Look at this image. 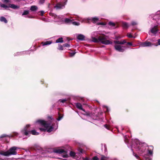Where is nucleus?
Here are the masks:
<instances>
[{
  "label": "nucleus",
  "instance_id": "1",
  "mask_svg": "<svg viewBox=\"0 0 160 160\" xmlns=\"http://www.w3.org/2000/svg\"><path fill=\"white\" fill-rule=\"evenodd\" d=\"M39 126H41L44 128H39V129L41 131H47L48 132H50L53 129V124L52 122H46L42 120H38L37 122Z\"/></svg>",
  "mask_w": 160,
  "mask_h": 160
},
{
  "label": "nucleus",
  "instance_id": "2",
  "mask_svg": "<svg viewBox=\"0 0 160 160\" xmlns=\"http://www.w3.org/2000/svg\"><path fill=\"white\" fill-rule=\"evenodd\" d=\"M92 41L95 42H101L102 44L108 45L112 44V42L109 40H107L106 38L104 36H99L97 38H93Z\"/></svg>",
  "mask_w": 160,
  "mask_h": 160
},
{
  "label": "nucleus",
  "instance_id": "3",
  "mask_svg": "<svg viewBox=\"0 0 160 160\" xmlns=\"http://www.w3.org/2000/svg\"><path fill=\"white\" fill-rule=\"evenodd\" d=\"M18 148H19L16 147H13L10 148L8 151L4 152L1 154L6 156H8L11 155H16L17 152L16 150Z\"/></svg>",
  "mask_w": 160,
  "mask_h": 160
},
{
  "label": "nucleus",
  "instance_id": "4",
  "mask_svg": "<svg viewBox=\"0 0 160 160\" xmlns=\"http://www.w3.org/2000/svg\"><path fill=\"white\" fill-rule=\"evenodd\" d=\"M29 125H26V127L25 128L24 130V133L26 135H27L28 133V132H31V133L33 135H38L39 134V133L37 132L35 130H32L31 131H28L27 129V128L30 127Z\"/></svg>",
  "mask_w": 160,
  "mask_h": 160
},
{
  "label": "nucleus",
  "instance_id": "5",
  "mask_svg": "<svg viewBox=\"0 0 160 160\" xmlns=\"http://www.w3.org/2000/svg\"><path fill=\"white\" fill-rule=\"evenodd\" d=\"M114 48L116 50L120 52H123L124 50V47L121 46L120 45H115Z\"/></svg>",
  "mask_w": 160,
  "mask_h": 160
},
{
  "label": "nucleus",
  "instance_id": "6",
  "mask_svg": "<svg viewBox=\"0 0 160 160\" xmlns=\"http://www.w3.org/2000/svg\"><path fill=\"white\" fill-rule=\"evenodd\" d=\"M65 4L63 3L59 2L57 4L54 8L57 10L61 9L64 7Z\"/></svg>",
  "mask_w": 160,
  "mask_h": 160
},
{
  "label": "nucleus",
  "instance_id": "7",
  "mask_svg": "<svg viewBox=\"0 0 160 160\" xmlns=\"http://www.w3.org/2000/svg\"><path fill=\"white\" fill-rule=\"evenodd\" d=\"M49 15L55 19V20L56 21H58L60 19V17L59 16H57L54 13H50Z\"/></svg>",
  "mask_w": 160,
  "mask_h": 160
},
{
  "label": "nucleus",
  "instance_id": "8",
  "mask_svg": "<svg viewBox=\"0 0 160 160\" xmlns=\"http://www.w3.org/2000/svg\"><path fill=\"white\" fill-rule=\"evenodd\" d=\"M151 43L148 42H144L140 44V45L142 47H145L149 46L151 45Z\"/></svg>",
  "mask_w": 160,
  "mask_h": 160
},
{
  "label": "nucleus",
  "instance_id": "9",
  "mask_svg": "<svg viewBox=\"0 0 160 160\" xmlns=\"http://www.w3.org/2000/svg\"><path fill=\"white\" fill-rule=\"evenodd\" d=\"M157 26L154 27L153 28L151 29V32L154 34H156L158 31V29L157 28Z\"/></svg>",
  "mask_w": 160,
  "mask_h": 160
},
{
  "label": "nucleus",
  "instance_id": "10",
  "mask_svg": "<svg viewBox=\"0 0 160 160\" xmlns=\"http://www.w3.org/2000/svg\"><path fill=\"white\" fill-rule=\"evenodd\" d=\"M77 38L78 39L80 40H84L85 36L81 34H78L77 36Z\"/></svg>",
  "mask_w": 160,
  "mask_h": 160
},
{
  "label": "nucleus",
  "instance_id": "11",
  "mask_svg": "<svg viewBox=\"0 0 160 160\" xmlns=\"http://www.w3.org/2000/svg\"><path fill=\"white\" fill-rule=\"evenodd\" d=\"M76 107L78 109L82 110L84 112H85V110L84 109L82 108L81 104L79 103H76Z\"/></svg>",
  "mask_w": 160,
  "mask_h": 160
},
{
  "label": "nucleus",
  "instance_id": "12",
  "mask_svg": "<svg viewBox=\"0 0 160 160\" xmlns=\"http://www.w3.org/2000/svg\"><path fill=\"white\" fill-rule=\"evenodd\" d=\"M153 147L152 146H149L148 149V153L150 155H152L153 153Z\"/></svg>",
  "mask_w": 160,
  "mask_h": 160
},
{
  "label": "nucleus",
  "instance_id": "13",
  "mask_svg": "<svg viewBox=\"0 0 160 160\" xmlns=\"http://www.w3.org/2000/svg\"><path fill=\"white\" fill-rule=\"evenodd\" d=\"M8 7L9 8L10 7L13 9H16L19 8L18 6L13 4H9Z\"/></svg>",
  "mask_w": 160,
  "mask_h": 160
},
{
  "label": "nucleus",
  "instance_id": "14",
  "mask_svg": "<svg viewBox=\"0 0 160 160\" xmlns=\"http://www.w3.org/2000/svg\"><path fill=\"white\" fill-rule=\"evenodd\" d=\"M0 7L3 8L5 9H6L7 8H8L9 7L8 6L5 5L4 4L0 3Z\"/></svg>",
  "mask_w": 160,
  "mask_h": 160
},
{
  "label": "nucleus",
  "instance_id": "15",
  "mask_svg": "<svg viewBox=\"0 0 160 160\" xmlns=\"http://www.w3.org/2000/svg\"><path fill=\"white\" fill-rule=\"evenodd\" d=\"M99 20L98 18L97 17H94L92 18L91 21L94 23H95Z\"/></svg>",
  "mask_w": 160,
  "mask_h": 160
},
{
  "label": "nucleus",
  "instance_id": "16",
  "mask_svg": "<svg viewBox=\"0 0 160 160\" xmlns=\"http://www.w3.org/2000/svg\"><path fill=\"white\" fill-rule=\"evenodd\" d=\"M52 42L51 41H47L45 42H42V44L43 46L50 45L51 44Z\"/></svg>",
  "mask_w": 160,
  "mask_h": 160
},
{
  "label": "nucleus",
  "instance_id": "17",
  "mask_svg": "<svg viewBox=\"0 0 160 160\" xmlns=\"http://www.w3.org/2000/svg\"><path fill=\"white\" fill-rule=\"evenodd\" d=\"M0 20L1 22H3L5 23L7 22V21L6 19V18L3 17H2L0 18Z\"/></svg>",
  "mask_w": 160,
  "mask_h": 160
},
{
  "label": "nucleus",
  "instance_id": "18",
  "mask_svg": "<svg viewBox=\"0 0 160 160\" xmlns=\"http://www.w3.org/2000/svg\"><path fill=\"white\" fill-rule=\"evenodd\" d=\"M37 9V7L35 6H32L30 8V10L32 11H35Z\"/></svg>",
  "mask_w": 160,
  "mask_h": 160
},
{
  "label": "nucleus",
  "instance_id": "19",
  "mask_svg": "<svg viewBox=\"0 0 160 160\" xmlns=\"http://www.w3.org/2000/svg\"><path fill=\"white\" fill-rule=\"evenodd\" d=\"M122 26L124 28H127L129 26L127 23L123 22L122 23Z\"/></svg>",
  "mask_w": 160,
  "mask_h": 160
},
{
  "label": "nucleus",
  "instance_id": "20",
  "mask_svg": "<svg viewBox=\"0 0 160 160\" xmlns=\"http://www.w3.org/2000/svg\"><path fill=\"white\" fill-rule=\"evenodd\" d=\"M63 42V39L62 38H59L56 41V43L62 42Z\"/></svg>",
  "mask_w": 160,
  "mask_h": 160
},
{
  "label": "nucleus",
  "instance_id": "21",
  "mask_svg": "<svg viewBox=\"0 0 160 160\" xmlns=\"http://www.w3.org/2000/svg\"><path fill=\"white\" fill-rule=\"evenodd\" d=\"M65 22L66 23H70L72 22V20L68 18H65L64 20Z\"/></svg>",
  "mask_w": 160,
  "mask_h": 160
},
{
  "label": "nucleus",
  "instance_id": "22",
  "mask_svg": "<svg viewBox=\"0 0 160 160\" xmlns=\"http://www.w3.org/2000/svg\"><path fill=\"white\" fill-rule=\"evenodd\" d=\"M64 152V151L63 149H58L57 150L56 152L59 153H62Z\"/></svg>",
  "mask_w": 160,
  "mask_h": 160
},
{
  "label": "nucleus",
  "instance_id": "23",
  "mask_svg": "<svg viewBox=\"0 0 160 160\" xmlns=\"http://www.w3.org/2000/svg\"><path fill=\"white\" fill-rule=\"evenodd\" d=\"M108 158L102 155L101 160H107Z\"/></svg>",
  "mask_w": 160,
  "mask_h": 160
},
{
  "label": "nucleus",
  "instance_id": "24",
  "mask_svg": "<svg viewBox=\"0 0 160 160\" xmlns=\"http://www.w3.org/2000/svg\"><path fill=\"white\" fill-rule=\"evenodd\" d=\"M29 13V12L28 11H24L22 14V15H27Z\"/></svg>",
  "mask_w": 160,
  "mask_h": 160
},
{
  "label": "nucleus",
  "instance_id": "25",
  "mask_svg": "<svg viewBox=\"0 0 160 160\" xmlns=\"http://www.w3.org/2000/svg\"><path fill=\"white\" fill-rule=\"evenodd\" d=\"M75 152H72V151H71L70 152V156H72V157H74L75 156Z\"/></svg>",
  "mask_w": 160,
  "mask_h": 160
},
{
  "label": "nucleus",
  "instance_id": "26",
  "mask_svg": "<svg viewBox=\"0 0 160 160\" xmlns=\"http://www.w3.org/2000/svg\"><path fill=\"white\" fill-rule=\"evenodd\" d=\"M114 42L116 44H121V41H114Z\"/></svg>",
  "mask_w": 160,
  "mask_h": 160
},
{
  "label": "nucleus",
  "instance_id": "27",
  "mask_svg": "<svg viewBox=\"0 0 160 160\" xmlns=\"http://www.w3.org/2000/svg\"><path fill=\"white\" fill-rule=\"evenodd\" d=\"M72 23L73 25H77V26H78V25H79V24H80V23L79 22H72Z\"/></svg>",
  "mask_w": 160,
  "mask_h": 160
},
{
  "label": "nucleus",
  "instance_id": "28",
  "mask_svg": "<svg viewBox=\"0 0 160 160\" xmlns=\"http://www.w3.org/2000/svg\"><path fill=\"white\" fill-rule=\"evenodd\" d=\"M58 49L61 50H62L63 49V46L61 45L59 46V47L58 48Z\"/></svg>",
  "mask_w": 160,
  "mask_h": 160
},
{
  "label": "nucleus",
  "instance_id": "29",
  "mask_svg": "<svg viewBox=\"0 0 160 160\" xmlns=\"http://www.w3.org/2000/svg\"><path fill=\"white\" fill-rule=\"evenodd\" d=\"M63 46L66 47H69L70 46V45L68 43H65L63 45Z\"/></svg>",
  "mask_w": 160,
  "mask_h": 160
},
{
  "label": "nucleus",
  "instance_id": "30",
  "mask_svg": "<svg viewBox=\"0 0 160 160\" xmlns=\"http://www.w3.org/2000/svg\"><path fill=\"white\" fill-rule=\"evenodd\" d=\"M109 24L112 26H114L115 25V23L112 22H109Z\"/></svg>",
  "mask_w": 160,
  "mask_h": 160
},
{
  "label": "nucleus",
  "instance_id": "31",
  "mask_svg": "<svg viewBox=\"0 0 160 160\" xmlns=\"http://www.w3.org/2000/svg\"><path fill=\"white\" fill-rule=\"evenodd\" d=\"M121 44H123L125 43H126V41L125 40H123L121 41Z\"/></svg>",
  "mask_w": 160,
  "mask_h": 160
},
{
  "label": "nucleus",
  "instance_id": "32",
  "mask_svg": "<svg viewBox=\"0 0 160 160\" xmlns=\"http://www.w3.org/2000/svg\"><path fill=\"white\" fill-rule=\"evenodd\" d=\"M93 160H99V159L97 157V156H95L92 158Z\"/></svg>",
  "mask_w": 160,
  "mask_h": 160
},
{
  "label": "nucleus",
  "instance_id": "33",
  "mask_svg": "<svg viewBox=\"0 0 160 160\" xmlns=\"http://www.w3.org/2000/svg\"><path fill=\"white\" fill-rule=\"evenodd\" d=\"M8 136L7 135H6V134H3L0 137V138H2L4 137H7Z\"/></svg>",
  "mask_w": 160,
  "mask_h": 160
},
{
  "label": "nucleus",
  "instance_id": "34",
  "mask_svg": "<svg viewBox=\"0 0 160 160\" xmlns=\"http://www.w3.org/2000/svg\"><path fill=\"white\" fill-rule=\"evenodd\" d=\"M132 25V26H134V25H136L137 24V23L136 22H132V23H131Z\"/></svg>",
  "mask_w": 160,
  "mask_h": 160
},
{
  "label": "nucleus",
  "instance_id": "35",
  "mask_svg": "<svg viewBox=\"0 0 160 160\" xmlns=\"http://www.w3.org/2000/svg\"><path fill=\"white\" fill-rule=\"evenodd\" d=\"M127 36L129 38H131L133 37L132 35L128 33Z\"/></svg>",
  "mask_w": 160,
  "mask_h": 160
},
{
  "label": "nucleus",
  "instance_id": "36",
  "mask_svg": "<svg viewBox=\"0 0 160 160\" xmlns=\"http://www.w3.org/2000/svg\"><path fill=\"white\" fill-rule=\"evenodd\" d=\"M66 101V99L59 100V101H60V102H62L63 103L65 101Z\"/></svg>",
  "mask_w": 160,
  "mask_h": 160
},
{
  "label": "nucleus",
  "instance_id": "37",
  "mask_svg": "<svg viewBox=\"0 0 160 160\" xmlns=\"http://www.w3.org/2000/svg\"><path fill=\"white\" fill-rule=\"evenodd\" d=\"M62 118V117L59 116L58 118L57 119V120L59 121Z\"/></svg>",
  "mask_w": 160,
  "mask_h": 160
},
{
  "label": "nucleus",
  "instance_id": "38",
  "mask_svg": "<svg viewBox=\"0 0 160 160\" xmlns=\"http://www.w3.org/2000/svg\"><path fill=\"white\" fill-rule=\"evenodd\" d=\"M75 53H76V52H72V53H71V56L72 57L73 56L75 55Z\"/></svg>",
  "mask_w": 160,
  "mask_h": 160
},
{
  "label": "nucleus",
  "instance_id": "39",
  "mask_svg": "<svg viewBox=\"0 0 160 160\" xmlns=\"http://www.w3.org/2000/svg\"><path fill=\"white\" fill-rule=\"evenodd\" d=\"M45 0H40V2L41 3H43L44 2Z\"/></svg>",
  "mask_w": 160,
  "mask_h": 160
},
{
  "label": "nucleus",
  "instance_id": "40",
  "mask_svg": "<svg viewBox=\"0 0 160 160\" xmlns=\"http://www.w3.org/2000/svg\"><path fill=\"white\" fill-rule=\"evenodd\" d=\"M9 2V0H3V2Z\"/></svg>",
  "mask_w": 160,
  "mask_h": 160
},
{
  "label": "nucleus",
  "instance_id": "41",
  "mask_svg": "<svg viewBox=\"0 0 160 160\" xmlns=\"http://www.w3.org/2000/svg\"><path fill=\"white\" fill-rule=\"evenodd\" d=\"M127 44L129 45H131V46L132 45V43L130 42H128L127 43Z\"/></svg>",
  "mask_w": 160,
  "mask_h": 160
},
{
  "label": "nucleus",
  "instance_id": "42",
  "mask_svg": "<svg viewBox=\"0 0 160 160\" xmlns=\"http://www.w3.org/2000/svg\"><path fill=\"white\" fill-rule=\"evenodd\" d=\"M134 156L136 158H137L138 159L139 158V157L138 156V155H137V154H135L134 155Z\"/></svg>",
  "mask_w": 160,
  "mask_h": 160
},
{
  "label": "nucleus",
  "instance_id": "43",
  "mask_svg": "<svg viewBox=\"0 0 160 160\" xmlns=\"http://www.w3.org/2000/svg\"><path fill=\"white\" fill-rule=\"evenodd\" d=\"M158 43L159 45H160V39H158Z\"/></svg>",
  "mask_w": 160,
  "mask_h": 160
},
{
  "label": "nucleus",
  "instance_id": "44",
  "mask_svg": "<svg viewBox=\"0 0 160 160\" xmlns=\"http://www.w3.org/2000/svg\"><path fill=\"white\" fill-rule=\"evenodd\" d=\"M146 159L147 160H151L152 159L151 158H147Z\"/></svg>",
  "mask_w": 160,
  "mask_h": 160
},
{
  "label": "nucleus",
  "instance_id": "45",
  "mask_svg": "<svg viewBox=\"0 0 160 160\" xmlns=\"http://www.w3.org/2000/svg\"><path fill=\"white\" fill-rule=\"evenodd\" d=\"M104 126L107 128L108 129V128L107 127V126L106 125H104Z\"/></svg>",
  "mask_w": 160,
  "mask_h": 160
},
{
  "label": "nucleus",
  "instance_id": "46",
  "mask_svg": "<svg viewBox=\"0 0 160 160\" xmlns=\"http://www.w3.org/2000/svg\"><path fill=\"white\" fill-rule=\"evenodd\" d=\"M67 156H68V155H65L64 156H63V157H64V158L67 157Z\"/></svg>",
  "mask_w": 160,
  "mask_h": 160
},
{
  "label": "nucleus",
  "instance_id": "47",
  "mask_svg": "<svg viewBox=\"0 0 160 160\" xmlns=\"http://www.w3.org/2000/svg\"><path fill=\"white\" fill-rule=\"evenodd\" d=\"M43 13H44V12H43V11H42V15H43Z\"/></svg>",
  "mask_w": 160,
  "mask_h": 160
},
{
  "label": "nucleus",
  "instance_id": "48",
  "mask_svg": "<svg viewBox=\"0 0 160 160\" xmlns=\"http://www.w3.org/2000/svg\"><path fill=\"white\" fill-rule=\"evenodd\" d=\"M82 150L81 149L80 151V152L81 153H82Z\"/></svg>",
  "mask_w": 160,
  "mask_h": 160
}]
</instances>
